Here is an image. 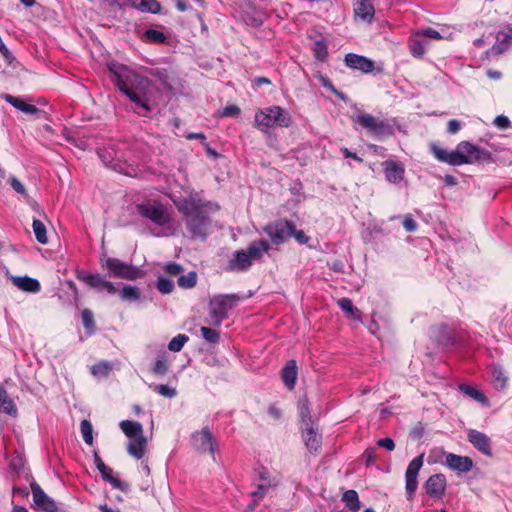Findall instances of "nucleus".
<instances>
[{"mask_svg":"<svg viewBox=\"0 0 512 512\" xmlns=\"http://www.w3.org/2000/svg\"><path fill=\"white\" fill-rule=\"evenodd\" d=\"M265 18V15L261 12H254L253 15H249L248 12H246L245 21L247 24L252 26H259L263 23Z\"/></svg>","mask_w":512,"mask_h":512,"instance_id":"nucleus-51","label":"nucleus"},{"mask_svg":"<svg viewBox=\"0 0 512 512\" xmlns=\"http://www.w3.org/2000/svg\"><path fill=\"white\" fill-rule=\"evenodd\" d=\"M491 381L497 391H503L507 387L508 377L505 375L503 369L498 366L490 367Z\"/></svg>","mask_w":512,"mask_h":512,"instance_id":"nucleus-28","label":"nucleus"},{"mask_svg":"<svg viewBox=\"0 0 512 512\" xmlns=\"http://www.w3.org/2000/svg\"><path fill=\"white\" fill-rule=\"evenodd\" d=\"M354 19L364 23H372L375 15V8L369 0H354Z\"/></svg>","mask_w":512,"mask_h":512,"instance_id":"nucleus-14","label":"nucleus"},{"mask_svg":"<svg viewBox=\"0 0 512 512\" xmlns=\"http://www.w3.org/2000/svg\"><path fill=\"white\" fill-rule=\"evenodd\" d=\"M422 35L427 39H434V40H438V39H450L451 36H445L443 35L441 32L435 30V29H432V28H427V29H422V30H419Z\"/></svg>","mask_w":512,"mask_h":512,"instance_id":"nucleus-52","label":"nucleus"},{"mask_svg":"<svg viewBox=\"0 0 512 512\" xmlns=\"http://www.w3.org/2000/svg\"><path fill=\"white\" fill-rule=\"evenodd\" d=\"M147 444L148 442L145 435L137 439H132L127 444V452L135 459H142L146 453Z\"/></svg>","mask_w":512,"mask_h":512,"instance_id":"nucleus-23","label":"nucleus"},{"mask_svg":"<svg viewBox=\"0 0 512 512\" xmlns=\"http://www.w3.org/2000/svg\"><path fill=\"white\" fill-rule=\"evenodd\" d=\"M94 464L97 468V470L99 472H101V470H104L106 469V467H108L104 462L103 460L101 459V457L98 455L97 452H94Z\"/></svg>","mask_w":512,"mask_h":512,"instance_id":"nucleus-60","label":"nucleus"},{"mask_svg":"<svg viewBox=\"0 0 512 512\" xmlns=\"http://www.w3.org/2000/svg\"><path fill=\"white\" fill-rule=\"evenodd\" d=\"M3 99L7 103H9L13 107H15L17 110H19L25 114L37 115L41 112L35 105L26 103L23 99H21L19 97H16V96H13L10 94H5L3 96Z\"/></svg>","mask_w":512,"mask_h":512,"instance_id":"nucleus-22","label":"nucleus"},{"mask_svg":"<svg viewBox=\"0 0 512 512\" xmlns=\"http://www.w3.org/2000/svg\"><path fill=\"white\" fill-rule=\"evenodd\" d=\"M252 263L253 261L251 260L248 252L246 250H241L236 253L235 258L229 264V268L231 270L243 271L248 269Z\"/></svg>","mask_w":512,"mask_h":512,"instance_id":"nucleus-27","label":"nucleus"},{"mask_svg":"<svg viewBox=\"0 0 512 512\" xmlns=\"http://www.w3.org/2000/svg\"><path fill=\"white\" fill-rule=\"evenodd\" d=\"M493 123H494V125H495L496 127H498L499 129H502V130L509 128V127H510V124H511V122H510L509 118H508V117H506V116H504V115H499V116H497V117L494 119V122H493Z\"/></svg>","mask_w":512,"mask_h":512,"instance_id":"nucleus-55","label":"nucleus"},{"mask_svg":"<svg viewBox=\"0 0 512 512\" xmlns=\"http://www.w3.org/2000/svg\"><path fill=\"white\" fill-rule=\"evenodd\" d=\"M101 265L109 271V276L111 277L133 281L143 275L138 267L123 262L118 258L104 257L101 259Z\"/></svg>","mask_w":512,"mask_h":512,"instance_id":"nucleus-6","label":"nucleus"},{"mask_svg":"<svg viewBox=\"0 0 512 512\" xmlns=\"http://www.w3.org/2000/svg\"><path fill=\"white\" fill-rule=\"evenodd\" d=\"M291 231H293V223L290 221H277L264 227V232L276 245L283 243L290 237Z\"/></svg>","mask_w":512,"mask_h":512,"instance_id":"nucleus-9","label":"nucleus"},{"mask_svg":"<svg viewBox=\"0 0 512 512\" xmlns=\"http://www.w3.org/2000/svg\"><path fill=\"white\" fill-rule=\"evenodd\" d=\"M339 307L347 313L350 317L356 320H360V311L353 306L352 301L349 298H341L337 301Z\"/></svg>","mask_w":512,"mask_h":512,"instance_id":"nucleus-37","label":"nucleus"},{"mask_svg":"<svg viewBox=\"0 0 512 512\" xmlns=\"http://www.w3.org/2000/svg\"><path fill=\"white\" fill-rule=\"evenodd\" d=\"M403 226H404L405 230L408 231V232L415 231L416 228H417L416 222L409 215L404 217Z\"/></svg>","mask_w":512,"mask_h":512,"instance_id":"nucleus-58","label":"nucleus"},{"mask_svg":"<svg viewBox=\"0 0 512 512\" xmlns=\"http://www.w3.org/2000/svg\"><path fill=\"white\" fill-rule=\"evenodd\" d=\"M178 285L181 288L189 289L196 285L197 283V274L196 272H189L186 275H181L177 280Z\"/></svg>","mask_w":512,"mask_h":512,"instance_id":"nucleus-42","label":"nucleus"},{"mask_svg":"<svg viewBox=\"0 0 512 512\" xmlns=\"http://www.w3.org/2000/svg\"><path fill=\"white\" fill-rule=\"evenodd\" d=\"M32 228L34 235L36 237V240L41 244H47L48 243V237H47V230L44 223L39 219H34L32 223Z\"/></svg>","mask_w":512,"mask_h":512,"instance_id":"nucleus-35","label":"nucleus"},{"mask_svg":"<svg viewBox=\"0 0 512 512\" xmlns=\"http://www.w3.org/2000/svg\"><path fill=\"white\" fill-rule=\"evenodd\" d=\"M189 337L185 334H178L168 344V349L172 352H179L182 350L183 346L186 342H188Z\"/></svg>","mask_w":512,"mask_h":512,"instance_id":"nucleus-44","label":"nucleus"},{"mask_svg":"<svg viewBox=\"0 0 512 512\" xmlns=\"http://www.w3.org/2000/svg\"><path fill=\"white\" fill-rule=\"evenodd\" d=\"M512 44V39L505 29L499 31L496 36V42L491 51L493 54H501L506 51Z\"/></svg>","mask_w":512,"mask_h":512,"instance_id":"nucleus-29","label":"nucleus"},{"mask_svg":"<svg viewBox=\"0 0 512 512\" xmlns=\"http://www.w3.org/2000/svg\"><path fill=\"white\" fill-rule=\"evenodd\" d=\"M377 444L380 446V447H383L389 451H392L394 450L395 448V444H394V441L391 439V438H383V439H380Z\"/></svg>","mask_w":512,"mask_h":512,"instance_id":"nucleus-59","label":"nucleus"},{"mask_svg":"<svg viewBox=\"0 0 512 512\" xmlns=\"http://www.w3.org/2000/svg\"><path fill=\"white\" fill-rule=\"evenodd\" d=\"M428 45V40L422 35V33L418 30L410 36L408 46L410 53L416 57L420 58L424 55L426 47Z\"/></svg>","mask_w":512,"mask_h":512,"instance_id":"nucleus-21","label":"nucleus"},{"mask_svg":"<svg viewBox=\"0 0 512 512\" xmlns=\"http://www.w3.org/2000/svg\"><path fill=\"white\" fill-rule=\"evenodd\" d=\"M81 317H82L83 326L87 330L93 331L95 328L93 312L89 309H84L81 312Z\"/></svg>","mask_w":512,"mask_h":512,"instance_id":"nucleus-50","label":"nucleus"},{"mask_svg":"<svg viewBox=\"0 0 512 512\" xmlns=\"http://www.w3.org/2000/svg\"><path fill=\"white\" fill-rule=\"evenodd\" d=\"M78 279L90 287L97 289L98 291H106L111 295L115 294L117 291L114 284L110 281H107L100 274L81 273L78 275Z\"/></svg>","mask_w":512,"mask_h":512,"instance_id":"nucleus-11","label":"nucleus"},{"mask_svg":"<svg viewBox=\"0 0 512 512\" xmlns=\"http://www.w3.org/2000/svg\"><path fill=\"white\" fill-rule=\"evenodd\" d=\"M80 430L83 437L84 442L87 445L93 444V426L89 420H82L80 423Z\"/></svg>","mask_w":512,"mask_h":512,"instance_id":"nucleus-41","label":"nucleus"},{"mask_svg":"<svg viewBox=\"0 0 512 512\" xmlns=\"http://www.w3.org/2000/svg\"><path fill=\"white\" fill-rule=\"evenodd\" d=\"M100 474L105 481L109 482L112 485L113 488L119 489L121 491L126 490L127 484L123 483L118 478H115L113 476V470L110 467H106L105 471L101 470Z\"/></svg>","mask_w":512,"mask_h":512,"instance_id":"nucleus-36","label":"nucleus"},{"mask_svg":"<svg viewBox=\"0 0 512 512\" xmlns=\"http://www.w3.org/2000/svg\"><path fill=\"white\" fill-rule=\"evenodd\" d=\"M459 389L462 393L481 403L482 405L489 406L488 398L480 390L465 384L460 385Z\"/></svg>","mask_w":512,"mask_h":512,"instance_id":"nucleus-33","label":"nucleus"},{"mask_svg":"<svg viewBox=\"0 0 512 512\" xmlns=\"http://www.w3.org/2000/svg\"><path fill=\"white\" fill-rule=\"evenodd\" d=\"M169 370V363L165 358V355L158 356L156 361L151 367V372L158 377L166 375Z\"/></svg>","mask_w":512,"mask_h":512,"instance_id":"nucleus-38","label":"nucleus"},{"mask_svg":"<svg viewBox=\"0 0 512 512\" xmlns=\"http://www.w3.org/2000/svg\"><path fill=\"white\" fill-rule=\"evenodd\" d=\"M342 501L346 507L352 512H358L361 508V503L358 497V493L355 490H347L342 495Z\"/></svg>","mask_w":512,"mask_h":512,"instance_id":"nucleus-34","label":"nucleus"},{"mask_svg":"<svg viewBox=\"0 0 512 512\" xmlns=\"http://www.w3.org/2000/svg\"><path fill=\"white\" fill-rule=\"evenodd\" d=\"M299 413H300V417H301L302 423L305 426L312 425L311 424V418H310L309 405H308V401L306 399L300 401Z\"/></svg>","mask_w":512,"mask_h":512,"instance_id":"nucleus-49","label":"nucleus"},{"mask_svg":"<svg viewBox=\"0 0 512 512\" xmlns=\"http://www.w3.org/2000/svg\"><path fill=\"white\" fill-rule=\"evenodd\" d=\"M11 281L18 289L28 293H38L41 290L40 282L29 276H12Z\"/></svg>","mask_w":512,"mask_h":512,"instance_id":"nucleus-20","label":"nucleus"},{"mask_svg":"<svg viewBox=\"0 0 512 512\" xmlns=\"http://www.w3.org/2000/svg\"><path fill=\"white\" fill-rule=\"evenodd\" d=\"M445 465L451 470L459 473H467L473 467V461L468 456H460L453 453H447L445 459Z\"/></svg>","mask_w":512,"mask_h":512,"instance_id":"nucleus-15","label":"nucleus"},{"mask_svg":"<svg viewBox=\"0 0 512 512\" xmlns=\"http://www.w3.org/2000/svg\"><path fill=\"white\" fill-rule=\"evenodd\" d=\"M274 482L272 479H266L264 482H258L256 484V490L251 493L252 497L257 500L263 498L269 491V489L274 486Z\"/></svg>","mask_w":512,"mask_h":512,"instance_id":"nucleus-39","label":"nucleus"},{"mask_svg":"<svg viewBox=\"0 0 512 512\" xmlns=\"http://www.w3.org/2000/svg\"><path fill=\"white\" fill-rule=\"evenodd\" d=\"M31 490H32V494H33L34 503L40 509H42L45 512H56L57 511V507H56L54 501H52L45 494V492L41 489V487L37 483L33 482L31 484Z\"/></svg>","mask_w":512,"mask_h":512,"instance_id":"nucleus-16","label":"nucleus"},{"mask_svg":"<svg viewBox=\"0 0 512 512\" xmlns=\"http://www.w3.org/2000/svg\"><path fill=\"white\" fill-rule=\"evenodd\" d=\"M145 38L152 43H164L166 36L163 32L156 29H147L144 33Z\"/></svg>","mask_w":512,"mask_h":512,"instance_id":"nucleus-45","label":"nucleus"},{"mask_svg":"<svg viewBox=\"0 0 512 512\" xmlns=\"http://www.w3.org/2000/svg\"><path fill=\"white\" fill-rule=\"evenodd\" d=\"M345 64L349 68L359 70L363 73H369L374 69L372 60L353 53H349L345 56Z\"/></svg>","mask_w":512,"mask_h":512,"instance_id":"nucleus-18","label":"nucleus"},{"mask_svg":"<svg viewBox=\"0 0 512 512\" xmlns=\"http://www.w3.org/2000/svg\"><path fill=\"white\" fill-rule=\"evenodd\" d=\"M149 387L157 392L159 395L165 397V398H174L177 395V391L174 387H171L166 384H151Z\"/></svg>","mask_w":512,"mask_h":512,"instance_id":"nucleus-40","label":"nucleus"},{"mask_svg":"<svg viewBox=\"0 0 512 512\" xmlns=\"http://www.w3.org/2000/svg\"><path fill=\"white\" fill-rule=\"evenodd\" d=\"M270 245L266 240L253 241L246 249L253 262L260 261L269 251Z\"/></svg>","mask_w":512,"mask_h":512,"instance_id":"nucleus-25","label":"nucleus"},{"mask_svg":"<svg viewBox=\"0 0 512 512\" xmlns=\"http://www.w3.org/2000/svg\"><path fill=\"white\" fill-rule=\"evenodd\" d=\"M120 428L122 432L130 440L137 439L140 436H144V430L141 423L131 420H123L120 422Z\"/></svg>","mask_w":512,"mask_h":512,"instance_id":"nucleus-26","label":"nucleus"},{"mask_svg":"<svg viewBox=\"0 0 512 512\" xmlns=\"http://www.w3.org/2000/svg\"><path fill=\"white\" fill-rule=\"evenodd\" d=\"M291 236H294L296 241L300 244H306L309 240V238L305 235L304 231L296 230L294 224H293V231H291Z\"/></svg>","mask_w":512,"mask_h":512,"instance_id":"nucleus-57","label":"nucleus"},{"mask_svg":"<svg viewBox=\"0 0 512 512\" xmlns=\"http://www.w3.org/2000/svg\"><path fill=\"white\" fill-rule=\"evenodd\" d=\"M446 486V477L441 473L430 476L424 484L426 493L434 499H440L445 494Z\"/></svg>","mask_w":512,"mask_h":512,"instance_id":"nucleus-13","label":"nucleus"},{"mask_svg":"<svg viewBox=\"0 0 512 512\" xmlns=\"http://www.w3.org/2000/svg\"><path fill=\"white\" fill-rule=\"evenodd\" d=\"M430 150L437 160L452 166L485 162L490 159L488 151L482 150L468 141L460 142L456 149L450 152L436 143L430 145Z\"/></svg>","mask_w":512,"mask_h":512,"instance_id":"nucleus-3","label":"nucleus"},{"mask_svg":"<svg viewBox=\"0 0 512 512\" xmlns=\"http://www.w3.org/2000/svg\"><path fill=\"white\" fill-rule=\"evenodd\" d=\"M268 413L274 419H279L281 417V410L279 408H277L276 406H270L268 409Z\"/></svg>","mask_w":512,"mask_h":512,"instance_id":"nucleus-64","label":"nucleus"},{"mask_svg":"<svg viewBox=\"0 0 512 512\" xmlns=\"http://www.w3.org/2000/svg\"><path fill=\"white\" fill-rule=\"evenodd\" d=\"M202 336L203 338L209 342V343H218L221 337V334L219 331L210 328V327H202L201 328Z\"/></svg>","mask_w":512,"mask_h":512,"instance_id":"nucleus-46","label":"nucleus"},{"mask_svg":"<svg viewBox=\"0 0 512 512\" xmlns=\"http://www.w3.org/2000/svg\"><path fill=\"white\" fill-rule=\"evenodd\" d=\"M157 289L162 294H169L174 289V283L172 280H170L166 277L160 276L157 279Z\"/></svg>","mask_w":512,"mask_h":512,"instance_id":"nucleus-47","label":"nucleus"},{"mask_svg":"<svg viewBox=\"0 0 512 512\" xmlns=\"http://www.w3.org/2000/svg\"><path fill=\"white\" fill-rule=\"evenodd\" d=\"M0 412L8 415H16L17 408L13 400L9 397L6 389L0 385Z\"/></svg>","mask_w":512,"mask_h":512,"instance_id":"nucleus-32","label":"nucleus"},{"mask_svg":"<svg viewBox=\"0 0 512 512\" xmlns=\"http://www.w3.org/2000/svg\"><path fill=\"white\" fill-rule=\"evenodd\" d=\"M467 436L474 448L486 456L492 455L491 442L487 435L477 430H469Z\"/></svg>","mask_w":512,"mask_h":512,"instance_id":"nucleus-17","label":"nucleus"},{"mask_svg":"<svg viewBox=\"0 0 512 512\" xmlns=\"http://www.w3.org/2000/svg\"><path fill=\"white\" fill-rule=\"evenodd\" d=\"M109 70L112 82L134 104V111L140 116H147L154 108L151 81L122 64H111Z\"/></svg>","mask_w":512,"mask_h":512,"instance_id":"nucleus-1","label":"nucleus"},{"mask_svg":"<svg viewBox=\"0 0 512 512\" xmlns=\"http://www.w3.org/2000/svg\"><path fill=\"white\" fill-rule=\"evenodd\" d=\"M352 121L374 135H391L393 133L392 126L388 122L361 110H357L353 114Z\"/></svg>","mask_w":512,"mask_h":512,"instance_id":"nucleus-7","label":"nucleus"},{"mask_svg":"<svg viewBox=\"0 0 512 512\" xmlns=\"http://www.w3.org/2000/svg\"><path fill=\"white\" fill-rule=\"evenodd\" d=\"M460 130V123L457 120H450L448 122L447 131L451 134H455Z\"/></svg>","mask_w":512,"mask_h":512,"instance_id":"nucleus-61","label":"nucleus"},{"mask_svg":"<svg viewBox=\"0 0 512 512\" xmlns=\"http://www.w3.org/2000/svg\"><path fill=\"white\" fill-rule=\"evenodd\" d=\"M191 444L200 453H210L214 457L213 435L208 428L196 431L191 436Z\"/></svg>","mask_w":512,"mask_h":512,"instance_id":"nucleus-10","label":"nucleus"},{"mask_svg":"<svg viewBox=\"0 0 512 512\" xmlns=\"http://www.w3.org/2000/svg\"><path fill=\"white\" fill-rule=\"evenodd\" d=\"M384 174L390 183L402 181L405 173L404 165L400 162L388 160L383 163Z\"/></svg>","mask_w":512,"mask_h":512,"instance_id":"nucleus-19","label":"nucleus"},{"mask_svg":"<svg viewBox=\"0 0 512 512\" xmlns=\"http://www.w3.org/2000/svg\"><path fill=\"white\" fill-rule=\"evenodd\" d=\"M314 52L316 57L320 60L325 59L328 54L326 45L320 41L315 43Z\"/></svg>","mask_w":512,"mask_h":512,"instance_id":"nucleus-54","label":"nucleus"},{"mask_svg":"<svg viewBox=\"0 0 512 512\" xmlns=\"http://www.w3.org/2000/svg\"><path fill=\"white\" fill-rule=\"evenodd\" d=\"M121 298L126 301H137L140 298V290L135 286L125 285L121 290Z\"/></svg>","mask_w":512,"mask_h":512,"instance_id":"nucleus-43","label":"nucleus"},{"mask_svg":"<svg viewBox=\"0 0 512 512\" xmlns=\"http://www.w3.org/2000/svg\"><path fill=\"white\" fill-rule=\"evenodd\" d=\"M178 211L183 214L186 226L193 238H205L211 230L210 214L220 207L211 202H204L196 196L179 198L174 201Z\"/></svg>","mask_w":512,"mask_h":512,"instance_id":"nucleus-2","label":"nucleus"},{"mask_svg":"<svg viewBox=\"0 0 512 512\" xmlns=\"http://www.w3.org/2000/svg\"><path fill=\"white\" fill-rule=\"evenodd\" d=\"M112 367L109 362H99L92 366L91 373L95 376H106L111 371Z\"/></svg>","mask_w":512,"mask_h":512,"instance_id":"nucleus-48","label":"nucleus"},{"mask_svg":"<svg viewBox=\"0 0 512 512\" xmlns=\"http://www.w3.org/2000/svg\"><path fill=\"white\" fill-rule=\"evenodd\" d=\"M151 74L159 77L163 82H166L168 78V74L166 70H160V69H153L151 70Z\"/></svg>","mask_w":512,"mask_h":512,"instance_id":"nucleus-63","label":"nucleus"},{"mask_svg":"<svg viewBox=\"0 0 512 512\" xmlns=\"http://www.w3.org/2000/svg\"><path fill=\"white\" fill-rule=\"evenodd\" d=\"M133 8L141 12L159 13L161 6L156 0H130Z\"/></svg>","mask_w":512,"mask_h":512,"instance_id":"nucleus-31","label":"nucleus"},{"mask_svg":"<svg viewBox=\"0 0 512 512\" xmlns=\"http://www.w3.org/2000/svg\"><path fill=\"white\" fill-rule=\"evenodd\" d=\"M165 271L172 276H177L183 271V268L181 265L171 262L165 266Z\"/></svg>","mask_w":512,"mask_h":512,"instance_id":"nucleus-56","label":"nucleus"},{"mask_svg":"<svg viewBox=\"0 0 512 512\" xmlns=\"http://www.w3.org/2000/svg\"><path fill=\"white\" fill-rule=\"evenodd\" d=\"M297 379V366L294 360H290L287 362L285 367L282 370V380L285 385L292 389L295 386Z\"/></svg>","mask_w":512,"mask_h":512,"instance_id":"nucleus-30","label":"nucleus"},{"mask_svg":"<svg viewBox=\"0 0 512 512\" xmlns=\"http://www.w3.org/2000/svg\"><path fill=\"white\" fill-rule=\"evenodd\" d=\"M9 183L15 192L21 194L25 198L29 197L26 192L25 186L15 176H10Z\"/></svg>","mask_w":512,"mask_h":512,"instance_id":"nucleus-53","label":"nucleus"},{"mask_svg":"<svg viewBox=\"0 0 512 512\" xmlns=\"http://www.w3.org/2000/svg\"><path fill=\"white\" fill-rule=\"evenodd\" d=\"M240 108L235 105L226 106V117L231 116L235 117L239 115Z\"/></svg>","mask_w":512,"mask_h":512,"instance_id":"nucleus-62","label":"nucleus"},{"mask_svg":"<svg viewBox=\"0 0 512 512\" xmlns=\"http://www.w3.org/2000/svg\"><path fill=\"white\" fill-rule=\"evenodd\" d=\"M136 213L159 227H170L172 220L168 208L158 200L146 199L135 206Z\"/></svg>","mask_w":512,"mask_h":512,"instance_id":"nucleus-4","label":"nucleus"},{"mask_svg":"<svg viewBox=\"0 0 512 512\" xmlns=\"http://www.w3.org/2000/svg\"><path fill=\"white\" fill-rule=\"evenodd\" d=\"M423 466V455L415 457L405 472V490L408 499H412L418 487V474Z\"/></svg>","mask_w":512,"mask_h":512,"instance_id":"nucleus-8","label":"nucleus"},{"mask_svg":"<svg viewBox=\"0 0 512 512\" xmlns=\"http://www.w3.org/2000/svg\"><path fill=\"white\" fill-rule=\"evenodd\" d=\"M224 319V296L218 295L211 299L206 316V323L219 326Z\"/></svg>","mask_w":512,"mask_h":512,"instance_id":"nucleus-12","label":"nucleus"},{"mask_svg":"<svg viewBox=\"0 0 512 512\" xmlns=\"http://www.w3.org/2000/svg\"><path fill=\"white\" fill-rule=\"evenodd\" d=\"M303 441L308 450L317 452L321 444V436L315 431L312 425L305 426L302 432Z\"/></svg>","mask_w":512,"mask_h":512,"instance_id":"nucleus-24","label":"nucleus"},{"mask_svg":"<svg viewBox=\"0 0 512 512\" xmlns=\"http://www.w3.org/2000/svg\"><path fill=\"white\" fill-rule=\"evenodd\" d=\"M292 118L288 112L280 106H271L260 109L255 113V126L262 131L272 127H289Z\"/></svg>","mask_w":512,"mask_h":512,"instance_id":"nucleus-5","label":"nucleus"}]
</instances>
